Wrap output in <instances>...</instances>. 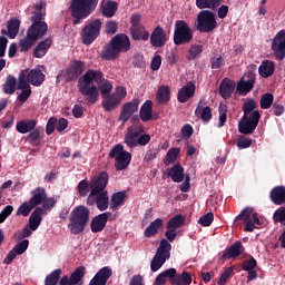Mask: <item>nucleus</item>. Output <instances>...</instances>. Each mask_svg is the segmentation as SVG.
I'll return each instance as SVG.
<instances>
[{"instance_id":"nucleus-27","label":"nucleus","mask_w":285,"mask_h":285,"mask_svg":"<svg viewBox=\"0 0 285 285\" xmlns=\"http://www.w3.org/2000/svg\"><path fill=\"white\" fill-rule=\"evenodd\" d=\"M219 92L223 99H228L235 92V81L224 79L220 83Z\"/></svg>"},{"instance_id":"nucleus-42","label":"nucleus","mask_w":285,"mask_h":285,"mask_svg":"<svg viewBox=\"0 0 285 285\" xmlns=\"http://www.w3.org/2000/svg\"><path fill=\"white\" fill-rule=\"evenodd\" d=\"M153 118V101L147 100L140 108L141 121H150Z\"/></svg>"},{"instance_id":"nucleus-38","label":"nucleus","mask_w":285,"mask_h":285,"mask_svg":"<svg viewBox=\"0 0 285 285\" xmlns=\"http://www.w3.org/2000/svg\"><path fill=\"white\" fill-rule=\"evenodd\" d=\"M176 274L177 269L175 268L166 269L156 277L155 285H165L168 279L173 282V276H175Z\"/></svg>"},{"instance_id":"nucleus-57","label":"nucleus","mask_w":285,"mask_h":285,"mask_svg":"<svg viewBox=\"0 0 285 285\" xmlns=\"http://www.w3.org/2000/svg\"><path fill=\"white\" fill-rule=\"evenodd\" d=\"M214 219H215V215H213V213H207L199 218L198 224H200V226H210Z\"/></svg>"},{"instance_id":"nucleus-39","label":"nucleus","mask_w":285,"mask_h":285,"mask_svg":"<svg viewBox=\"0 0 285 285\" xmlns=\"http://www.w3.org/2000/svg\"><path fill=\"white\" fill-rule=\"evenodd\" d=\"M131 37L135 41H148L150 33L142 27L131 28Z\"/></svg>"},{"instance_id":"nucleus-53","label":"nucleus","mask_w":285,"mask_h":285,"mask_svg":"<svg viewBox=\"0 0 285 285\" xmlns=\"http://www.w3.org/2000/svg\"><path fill=\"white\" fill-rule=\"evenodd\" d=\"M61 277V269H55L45 279V285H57Z\"/></svg>"},{"instance_id":"nucleus-36","label":"nucleus","mask_w":285,"mask_h":285,"mask_svg":"<svg viewBox=\"0 0 285 285\" xmlns=\"http://www.w3.org/2000/svg\"><path fill=\"white\" fill-rule=\"evenodd\" d=\"M41 215H43L42 208H36L29 217V228L37 230L41 226Z\"/></svg>"},{"instance_id":"nucleus-55","label":"nucleus","mask_w":285,"mask_h":285,"mask_svg":"<svg viewBox=\"0 0 285 285\" xmlns=\"http://www.w3.org/2000/svg\"><path fill=\"white\" fill-rule=\"evenodd\" d=\"M177 157H179V148L169 149L165 157V164H175Z\"/></svg>"},{"instance_id":"nucleus-18","label":"nucleus","mask_w":285,"mask_h":285,"mask_svg":"<svg viewBox=\"0 0 285 285\" xmlns=\"http://www.w3.org/2000/svg\"><path fill=\"white\" fill-rule=\"evenodd\" d=\"M86 70V62L81 60H75L70 63V66L66 70V77L69 81H72V79H77L81 72Z\"/></svg>"},{"instance_id":"nucleus-40","label":"nucleus","mask_w":285,"mask_h":285,"mask_svg":"<svg viewBox=\"0 0 285 285\" xmlns=\"http://www.w3.org/2000/svg\"><path fill=\"white\" fill-rule=\"evenodd\" d=\"M102 98H104L102 107L107 111L115 110V108H117V106H119V104H121V100H119V98L115 97L114 94L105 96Z\"/></svg>"},{"instance_id":"nucleus-11","label":"nucleus","mask_w":285,"mask_h":285,"mask_svg":"<svg viewBox=\"0 0 285 285\" xmlns=\"http://www.w3.org/2000/svg\"><path fill=\"white\" fill-rule=\"evenodd\" d=\"M101 33V20L96 19L87 22L85 28H82L80 32V37L82 40V43L85 46H90L99 37Z\"/></svg>"},{"instance_id":"nucleus-51","label":"nucleus","mask_w":285,"mask_h":285,"mask_svg":"<svg viewBox=\"0 0 285 285\" xmlns=\"http://www.w3.org/2000/svg\"><path fill=\"white\" fill-rule=\"evenodd\" d=\"M195 115L203 119V121H209L210 117H213V111L210 110V107H204L198 106L195 110Z\"/></svg>"},{"instance_id":"nucleus-33","label":"nucleus","mask_w":285,"mask_h":285,"mask_svg":"<svg viewBox=\"0 0 285 285\" xmlns=\"http://www.w3.org/2000/svg\"><path fill=\"white\" fill-rule=\"evenodd\" d=\"M168 176L176 184H181V181H184V167H181V165H179V164L174 165L169 169Z\"/></svg>"},{"instance_id":"nucleus-29","label":"nucleus","mask_w":285,"mask_h":285,"mask_svg":"<svg viewBox=\"0 0 285 285\" xmlns=\"http://www.w3.org/2000/svg\"><path fill=\"white\" fill-rule=\"evenodd\" d=\"M101 59L105 61H112L119 57V52L115 45L110 41L109 45L105 46L104 50L100 53Z\"/></svg>"},{"instance_id":"nucleus-20","label":"nucleus","mask_w":285,"mask_h":285,"mask_svg":"<svg viewBox=\"0 0 285 285\" xmlns=\"http://www.w3.org/2000/svg\"><path fill=\"white\" fill-rule=\"evenodd\" d=\"M21 72H26L27 83H31L32 86H41L46 81V75H43L41 69H32L31 71L26 69Z\"/></svg>"},{"instance_id":"nucleus-63","label":"nucleus","mask_w":285,"mask_h":285,"mask_svg":"<svg viewBox=\"0 0 285 285\" xmlns=\"http://www.w3.org/2000/svg\"><path fill=\"white\" fill-rule=\"evenodd\" d=\"M252 145L253 140L250 138H238L237 140V147L239 148V150L244 148H250Z\"/></svg>"},{"instance_id":"nucleus-46","label":"nucleus","mask_w":285,"mask_h":285,"mask_svg":"<svg viewBox=\"0 0 285 285\" xmlns=\"http://www.w3.org/2000/svg\"><path fill=\"white\" fill-rule=\"evenodd\" d=\"M17 88V79L12 76H8L3 85V92L6 95H14Z\"/></svg>"},{"instance_id":"nucleus-32","label":"nucleus","mask_w":285,"mask_h":285,"mask_svg":"<svg viewBox=\"0 0 285 285\" xmlns=\"http://www.w3.org/2000/svg\"><path fill=\"white\" fill-rule=\"evenodd\" d=\"M244 253V246L242 243L235 242L227 252L223 254V259H233V257H239V255Z\"/></svg>"},{"instance_id":"nucleus-62","label":"nucleus","mask_w":285,"mask_h":285,"mask_svg":"<svg viewBox=\"0 0 285 285\" xmlns=\"http://www.w3.org/2000/svg\"><path fill=\"white\" fill-rule=\"evenodd\" d=\"M212 68L218 70L224 65V58L220 55H216L210 60Z\"/></svg>"},{"instance_id":"nucleus-50","label":"nucleus","mask_w":285,"mask_h":285,"mask_svg":"<svg viewBox=\"0 0 285 285\" xmlns=\"http://www.w3.org/2000/svg\"><path fill=\"white\" fill-rule=\"evenodd\" d=\"M99 90L101 92V97H107L112 92V83L102 77L101 81L98 83V91Z\"/></svg>"},{"instance_id":"nucleus-7","label":"nucleus","mask_w":285,"mask_h":285,"mask_svg":"<svg viewBox=\"0 0 285 285\" xmlns=\"http://www.w3.org/2000/svg\"><path fill=\"white\" fill-rule=\"evenodd\" d=\"M110 159H115L116 170H126L132 161V155L124 149L121 145H115L109 151Z\"/></svg>"},{"instance_id":"nucleus-3","label":"nucleus","mask_w":285,"mask_h":285,"mask_svg":"<svg viewBox=\"0 0 285 285\" xmlns=\"http://www.w3.org/2000/svg\"><path fill=\"white\" fill-rule=\"evenodd\" d=\"M255 108H257V102L254 99H249L243 105L244 116L238 124V130L242 135L255 132L262 117L259 110H255Z\"/></svg>"},{"instance_id":"nucleus-16","label":"nucleus","mask_w":285,"mask_h":285,"mask_svg":"<svg viewBox=\"0 0 285 285\" xmlns=\"http://www.w3.org/2000/svg\"><path fill=\"white\" fill-rule=\"evenodd\" d=\"M137 110H139V99H134L122 105L120 116L118 118L119 121H121L122 124H126V121H128V119H130V117H132V115H135Z\"/></svg>"},{"instance_id":"nucleus-22","label":"nucleus","mask_w":285,"mask_h":285,"mask_svg":"<svg viewBox=\"0 0 285 285\" xmlns=\"http://www.w3.org/2000/svg\"><path fill=\"white\" fill-rule=\"evenodd\" d=\"M255 88V77L253 75L249 76V79L246 80L244 77L238 81L236 87V92L238 95H248Z\"/></svg>"},{"instance_id":"nucleus-31","label":"nucleus","mask_w":285,"mask_h":285,"mask_svg":"<svg viewBox=\"0 0 285 285\" xmlns=\"http://www.w3.org/2000/svg\"><path fill=\"white\" fill-rule=\"evenodd\" d=\"M271 199L276 206H282V204H285V187L278 186L272 189Z\"/></svg>"},{"instance_id":"nucleus-60","label":"nucleus","mask_w":285,"mask_h":285,"mask_svg":"<svg viewBox=\"0 0 285 285\" xmlns=\"http://www.w3.org/2000/svg\"><path fill=\"white\" fill-rule=\"evenodd\" d=\"M12 210H14V208L11 205L3 208V210L0 213V224H3V222H6V219L12 215Z\"/></svg>"},{"instance_id":"nucleus-61","label":"nucleus","mask_w":285,"mask_h":285,"mask_svg":"<svg viewBox=\"0 0 285 285\" xmlns=\"http://www.w3.org/2000/svg\"><path fill=\"white\" fill-rule=\"evenodd\" d=\"M273 218H274V222H281V224H285V207L278 208L274 213Z\"/></svg>"},{"instance_id":"nucleus-5","label":"nucleus","mask_w":285,"mask_h":285,"mask_svg":"<svg viewBox=\"0 0 285 285\" xmlns=\"http://www.w3.org/2000/svg\"><path fill=\"white\" fill-rule=\"evenodd\" d=\"M99 0H72L69 7V12L73 17V24L77 26L81 19H86L88 14L97 8Z\"/></svg>"},{"instance_id":"nucleus-64","label":"nucleus","mask_w":285,"mask_h":285,"mask_svg":"<svg viewBox=\"0 0 285 285\" xmlns=\"http://www.w3.org/2000/svg\"><path fill=\"white\" fill-rule=\"evenodd\" d=\"M226 105L220 104L219 105V127L224 126L226 124Z\"/></svg>"},{"instance_id":"nucleus-43","label":"nucleus","mask_w":285,"mask_h":285,"mask_svg":"<svg viewBox=\"0 0 285 285\" xmlns=\"http://www.w3.org/2000/svg\"><path fill=\"white\" fill-rule=\"evenodd\" d=\"M223 1L224 0H196V6L199 10H215Z\"/></svg>"},{"instance_id":"nucleus-9","label":"nucleus","mask_w":285,"mask_h":285,"mask_svg":"<svg viewBox=\"0 0 285 285\" xmlns=\"http://www.w3.org/2000/svg\"><path fill=\"white\" fill-rule=\"evenodd\" d=\"M35 28H37V24L31 26L27 31L26 38L20 41L21 52H28L35 46V42L48 32V24H40V30L38 31H35Z\"/></svg>"},{"instance_id":"nucleus-23","label":"nucleus","mask_w":285,"mask_h":285,"mask_svg":"<svg viewBox=\"0 0 285 285\" xmlns=\"http://www.w3.org/2000/svg\"><path fill=\"white\" fill-rule=\"evenodd\" d=\"M111 275L112 269L109 267H102L90 281L89 285H106Z\"/></svg>"},{"instance_id":"nucleus-54","label":"nucleus","mask_w":285,"mask_h":285,"mask_svg":"<svg viewBox=\"0 0 285 285\" xmlns=\"http://www.w3.org/2000/svg\"><path fill=\"white\" fill-rule=\"evenodd\" d=\"M274 99L275 98L273 97V94H264L263 97L261 98V108L263 110H268V108L273 106Z\"/></svg>"},{"instance_id":"nucleus-45","label":"nucleus","mask_w":285,"mask_h":285,"mask_svg":"<svg viewBox=\"0 0 285 285\" xmlns=\"http://www.w3.org/2000/svg\"><path fill=\"white\" fill-rule=\"evenodd\" d=\"M50 46H52V40L47 39L41 41L35 49V57L38 59L43 57L48 52Z\"/></svg>"},{"instance_id":"nucleus-8","label":"nucleus","mask_w":285,"mask_h":285,"mask_svg":"<svg viewBox=\"0 0 285 285\" xmlns=\"http://www.w3.org/2000/svg\"><path fill=\"white\" fill-rule=\"evenodd\" d=\"M193 41V29L188 22L178 20L175 22L174 43L175 46H186Z\"/></svg>"},{"instance_id":"nucleus-48","label":"nucleus","mask_w":285,"mask_h":285,"mask_svg":"<svg viewBox=\"0 0 285 285\" xmlns=\"http://www.w3.org/2000/svg\"><path fill=\"white\" fill-rule=\"evenodd\" d=\"M85 275L86 267L80 266L71 274L69 281H71V284L81 285V279H83Z\"/></svg>"},{"instance_id":"nucleus-34","label":"nucleus","mask_w":285,"mask_h":285,"mask_svg":"<svg viewBox=\"0 0 285 285\" xmlns=\"http://www.w3.org/2000/svg\"><path fill=\"white\" fill-rule=\"evenodd\" d=\"M163 227H164V219L156 218L145 229L144 235H145V237H154V235H157V233H159V228H163Z\"/></svg>"},{"instance_id":"nucleus-59","label":"nucleus","mask_w":285,"mask_h":285,"mask_svg":"<svg viewBox=\"0 0 285 285\" xmlns=\"http://www.w3.org/2000/svg\"><path fill=\"white\" fill-rule=\"evenodd\" d=\"M30 245V242L28 239L22 240L21 243H19L18 245H16L13 247V250L18 254V255H23L24 250H28V246Z\"/></svg>"},{"instance_id":"nucleus-49","label":"nucleus","mask_w":285,"mask_h":285,"mask_svg":"<svg viewBox=\"0 0 285 285\" xmlns=\"http://www.w3.org/2000/svg\"><path fill=\"white\" fill-rule=\"evenodd\" d=\"M33 208H37L36 205H33V203H31L30 200L24 202L18 208L17 215H22V217H28V215L32 213Z\"/></svg>"},{"instance_id":"nucleus-41","label":"nucleus","mask_w":285,"mask_h":285,"mask_svg":"<svg viewBox=\"0 0 285 285\" xmlns=\"http://www.w3.org/2000/svg\"><path fill=\"white\" fill-rule=\"evenodd\" d=\"M117 2L105 0L102 1V14L104 17L110 18L115 17V12H117Z\"/></svg>"},{"instance_id":"nucleus-56","label":"nucleus","mask_w":285,"mask_h":285,"mask_svg":"<svg viewBox=\"0 0 285 285\" xmlns=\"http://www.w3.org/2000/svg\"><path fill=\"white\" fill-rule=\"evenodd\" d=\"M235 269L233 267L225 268L224 272L220 274L218 285H226V282L230 279V276L233 275Z\"/></svg>"},{"instance_id":"nucleus-19","label":"nucleus","mask_w":285,"mask_h":285,"mask_svg":"<svg viewBox=\"0 0 285 285\" xmlns=\"http://www.w3.org/2000/svg\"><path fill=\"white\" fill-rule=\"evenodd\" d=\"M112 217L110 212H106L99 214L91 220V233H101L104 228H106V224H108V218Z\"/></svg>"},{"instance_id":"nucleus-52","label":"nucleus","mask_w":285,"mask_h":285,"mask_svg":"<svg viewBox=\"0 0 285 285\" xmlns=\"http://www.w3.org/2000/svg\"><path fill=\"white\" fill-rule=\"evenodd\" d=\"M41 19H43V13L41 11L35 12L31 17V26H36V32H39V30H41V26H47L46 22L41 21Z\"/></svg>"},{"instance_id":"nucleus-12","label":"nucleus","mask_w":285,"mask_h":285,"mask_svg":"<svg viewBox=\"0 0 285 285\" xmlns=\"http://www.w3.org/2000/svg\"><path fill=\"white\" fill-rule=\"evenodd\" d=\"M217 28L215 13L209 10H203L197 14L196 30L199 32H213Z\"/></svg>"},{"instance_id":"nucleus-37","label":"nucleus","mask_w":285,"mask_h":285,"mask_svg":"<svg viewBox=\"0 0 285 285\" xmlns=\"http://www.w3.org/2000/svg\"><path fill=\"white\" fill-rule=\"evenodd\" d=\"M126 202V193L118 191L111 196L110 208L111 210H119Z\"/></svg>"},{"instance_id":"nucleus-25","label":"nucleus","mask_w":285,"mask_h":285,"mask_svg":"<svg viewBox=\"0 0 285 285\" xmlns=\"http://www.w3.org/2000/svg\"><path fill=\"white\" fill-rule=\"evenodd\" d=\"M47 197L48 194H46V189L38 187L31 190V198L29 199V202L37 207L40 206V204H43Z\"/></svg>"},{"instance_id":"nucleus-1","label":"nucleus","mask_w":285,"mask_h":285,"mask_svg":"<svg viewBox=\"0 0 285 285\" xmlns=\"http://www.w3.org/2000/svg\"><path fill=\"white\" fill-rule=\"evenodd\" d=\"M108 173L101 171L95 176L89 185L90 194L87 198V204L94 206L96 204L98 210H108L110 205V198L108 197V191L106 186H108Z\"/></svg>"},{"instance_id":"nucleus-21","label":"nucleus","mask_w":285,"mask_h":285,"mask_svg":"<svg viewBox=\"0 0 285 285\" xmlns=\"http://www.w3.org/2000/svg\"><path fill=\"white\" fill-rule=\"evenodd\" d=\"M111 43L118 52H128L130 50V39L126 35H117L112 38Z\"/></svg>"},{"instance_id":"nucleus-4","label":"nucleus","mask_w":285,"mask_h":285,"mask_svg":"<svg viewBox=\"0 0 285 285\" xmlns=\"http://www.w3.org/2000/svg\"><path fill=\"white\" fill-rule=\"evenodd\" d=\"M88 222H90V209L86 206H77L69 215L68 228L72 235H79L86 230Z\"/></svg>"},{"instance_id":"nucleus-28","label":"nucleus","mask_w":285,"mask_h":285,"mask_svg":"<svg viewBox=\"0 0 285 285\" xmlns=\"http://www.w3.org/2000/svg\"><path fill=\"white\" fill-rule=\"evenodd\" d=\"M36 126H37V120L24 119L17 122L16 130H18L21 135H27V132L35 130Z\"/></svg>"},{"instance_id":"nucleus-44","label":"nucleus","mask_w":285,"mask_h":285,"mask_svg":"<svg viewBox=\"0 0 285 285\" xmlns=\"http://www.w3.org/2000/svg\"><path fill=\"white\" fill-rule=\"evenodd\" d=\"M156 97L160 104H168V101H170V87L160 86L157 90Z\"/></svg>"},{"instance_id":"nucleus-58","label":"nucleus","mask_w":285,"mask_h":285,"mask_svg":"<svg viewBox=\"0 0 285 285\" xmlns=\"http://www.w3.org/2000/svg\"><path fill=\"white\" fill-rule=\"evenodd\" d=\"M199 55H202V45H193L189 48L188 59L193 60V59L199 57Z\"/></svg>"},{"instance_id":"nucleus-26","label":"nucleus","mask_w":285,"mask_h":285,"mask_svg":"<svg viewBox=\"0 0 285 285\" xmlns=\"http://www.w3.org/2000/svg\"><path fill=\"white\" fill-rule=\"evenodd\" d=\"M19 26H21V21L19 19H11L7 22V31L3 30L2 35H7L9 39H14L17 35H19Z\"/></svg>"},{"instance_id":"nucleus-24","label":"nucleus","mask_w":285,"mask_h":285,"mask_svg":"<svg viewBox=\"0 0 285 285\" xmlns=\"http://www.w3.org/2000/svg\"><path fill=\"white\" fill-rule=\"evenodd\" d=\"M195 83L188 82L178 91V101L180 104H186L188 99L195 96Z\"/></svg>"},{"instance_id":"nucleus-30","label":"nucleus","mask_w":285,"mask_h":285,"mask_svg":"<svg viewBox=\"0 0 285 285\" xmlns=\"http://www.w3.org/2000/svg\"><path fill=\"white\" fill-rule=\"evenodd\" d=\"M274 72H275V62L271 60H264L258 68V73L264 79H267V77H273Z\"/></svg>"},{"instance_id":"nucleus-10","label":"nucleus","mask_w":285,"mask_h":285,"mask_svg":"<svg viewBox=\"0 0 285 285\" xmlns=\"http://www.w3.org/2000/svg\"><path fill=\"white\" fill-rule=\"evenodd\" d=\"M173 248V245L168 243V240L163 239L160 240V245L156 252V255L154 256L151 261V271L154 273H157L159 268L166 264V259H170V249Z\"/></svg>"},{"instance_id":"nucleus-35","label":"nucleus","mask_w":285,"mask_h":285,"mask_svg":"<svg viewBox=\"0 0 285 285\" xmlns=\"http://www.w3.org/2000/svg\"><path fill=\"white\" fill-rule=\"evenodd\" d=\"M171 284L174 285H189L193 284V276L188 272H183L181 274H175L171 277Z\"/></svg>"},{"instance_id":"nucleus-17","label":"nucleus","mask_w":285,"mask_h":285,"mask_svg":"<svg viewBox=\"0 0 285 285\" xmlns=\"http://www.w3.org/2000/svg\"><path fill=\"white\" fill-rule=\"evenodd\" d=\"M169 36L164 31L160 26L156 27L150 36V43L154 48H164L166 41H168Z\"/></svg>"},{"instance_id":"nucleus-14","label":"nucleus","mask_w":285,"mask_h":285,"mask_svg":"<svg viewBox=\"0 0 285 285\" xmlns=\"http://www.w3.org/2000/svg\"><path fill=\"white\" fill-rule=\"evenodd\" d=\"M27 79L28 78L26 77V72L19 73L18 81H17V89L22 90L18 95V101L20 104H26V101H28V99L30 98V95H32V90L30 89V83H28Z\"/></svg>"},{"instance_id":"nucleus-2","label":"nucleus","mask_w":285,"mask_h":285,"mask_svg":"<svg viewBox=\"0 0 285 285\" xmlns=\"http://www.w3.org/2000/svg\"><path fill=\"white\" fill-rule=\"evenodd\" d=\"M104 72L89 69L78 80V89L83 95L88 104H97L99 100V88L95 83H100Z\"/></svg>"},{"instance_id":"nucleus-13","label":"nucleus","mask_w":285,"mask_h":285,"mask_svg":"<svg viewBox=\"0 0 285 285\" xmlns=\"http://www.w3.org/2000/svg\"><path fill=\"white\" fill-rule=\"evenodd\" d=\"M240 219L245 224V232L253 233L255 228H259V217L257 213L250 207L245 208L237 217L236 220Z\"/></svg>"},{"instance_id":"nucleus-6","label":"nucleus","mask_w":285,"mask_h":285,"mask_svg":"<svg viewBox=\"0 0 285 285\" xmlns=\"http://www.w3.org/2000/svg\"><path fill=\"white\" fill-rule=\"evenodd\" d=\"M145 129L141 125H132L128 127L125 135V144L128 148H137V146H148L150 144V135L144 134Z\"/></svg>"},{"instance_id":"nucleus-15","label":"nucleus","mask_w":285,"mask_h":285,"mask_svg":"<svg viewBox=\"0 0 285 285\" xmlns=\"http://www.w3.org/2000/svg\"><path fill=\"white\" fill-rule=\"evenodd\" d=\"M272 50L278 59L285 57V29L281 30L273 39Z\"/></svg>"},{"instance_id":"nucleus-47","label":"nucleus","mask_w":285,"mask_h":285,"mask_svg":"<svg viewBox=\"0 0 285 285\" xmlns=\"http://www.w3.org/2000/svg\"><path fill=\"white\" fill-rule=\"evenodd\" d=\"M186 218L183 215H176L169 219V222L167 223V228L177 230V228H181V226H184Z\"/></svg>"}]
</instances>
